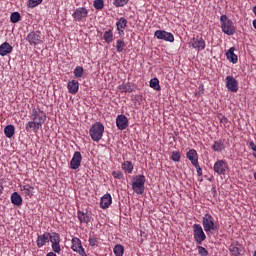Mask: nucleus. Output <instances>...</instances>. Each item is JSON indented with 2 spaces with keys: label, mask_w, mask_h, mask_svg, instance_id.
Returning a JSON list of instances; mask_svg holds the SVG:
<instances>
[{
  "label": "nucleus",
  "mask_w": 256,
  "mask_h": 256,
  "mask_svg": "<svg viewBox=\"0 0 256 256\" xmlns=\"http://www.w3.org/2000/svg\"><path fill=\"white\" fill-rule=\"evenodd\" d=\"M89 15V10L85 7H79L74 10V13L72 14V17L74 21L81 22L85 21Z\"/></svg>",
  "instance_id": "8"
},
{
  "label": "nucleus",
  "mask_w": 256,
  "mask_h": 256,
  "mask_svg": "<svg viewBox=\"0 0 256 256\" xmlns=\"http://www.w3.org/2000/svg\"><path fill=\"white\" fill-rule=\"evenodd\" d=\"M254 179H255V181H256V172L254 173Z\"/></svg>",
  "instance_id": "54"
},
{
  "label": "nucleus",
  "mask_w": 256,
  "mask_h": 256,
  "mask_svg": "<svg viewBox=\"0 0 256 256\" xmlns=\"http://www.w3.org/2000/svg\"><path fill=\"white\" fill-rule=\"evenodd\" d=\"M88 242L90 247H98L99 238H97L96 236H90Z\"/></svg>",
  "instance_id": "38"
},
{
  "label": "nucleus",
  "mask_w": 256,
  "mask_h": 256,
  "mask_svg": "<svg viewBox=\"0 0 256 256\" xmlns=\"http://www.w3.org/2000/svg\"><path fill=\"white\" fill-rule=\"evenodd\" d=\"M150 87L154 89L155 91H161V86L159 85V79L158 78H152L150 80Z\"/></svg>",
  "instance_id": "36"
},
{
  "label": "nucleus",
  "mask_w": 256,
  "mask_h": 256,
  "mask_svg": "<svg viewBox=\"0 0 256 256\" xmlns=\"http://www.w3.org/2000/svg\"><path fill=\"white\" fill-rule=\"evenodd\" d=\"M4 135L8 139H11V137H13V135H15V126L11 125V124L5 126V128H4Z\"/></svg>",
  "instance_id": "29"
},
{
  "label": "nucleus",
  "mask_w": 256,
  "mask_h": 256,
  "mask_svg": "<svg viewBox=\"0 0 256 256\" xmlns=\"http://www.w3.org/2000/svg\"><path fill=\"white\" fill-rule=\"evenodd\" d=\"M77 217H78L80 223H85L86 225L91 223V213L90 212L78 211Z\"/></svg>",
  "instance_id": "24"
},
{
  "label": "nucleus",
  "mask_w": 256,
  "mask_h": 256,
  "mask_svg": "<svg viewBox=\"0 0 256 256\" xmlns=\"http://www.w3.org/2000/svg\"><path fill=\"white\" fill-rule=\"evenodd\" d=\"M46 256H57V254H55V252H49Z\"/></svg>",
  "instance_id": "49"
},
{
  "label": "nucleus",
  "mask_w": 256,
  "mask_h": 256,
  "mask_svg": "<svg viewBox=\"0 0 256 256\" xmlns=\"http://www.w3.org/2000/svg\"><path fill=\"white\" fill-rule=\"evenodd\" d=\"M213 151H216L217 153H221L223 149H225V144H223V140L215 141L212 145Z\"/></svg>",
  "instance_id": "30"
},
{
  "label": "nucleus",
  "mask_w": 256,
  "mask_h": 256,
  "mask_svg": "<svg viewBox=\"0 0 256 256\" xmlns=\"http://www.w3.org/2000/svg\"><path fill=\"white\" fill-rule=\"evenodd\" d=\"M103 39L105 43H113V30H108L104 33Z\"/></svg>",
  "instance_id": "35"
},
{
  "label": "nucleus",
  "mask_w": 256,
  "mask_h": 256,
  "mask_svg": "<svg viewBox=\"0 0 256 256\" xmlns=\"http://www.w3.org/2000/svg\"><path fill=\"white\" fill-rule=\"evenodd\" d=\"M129 3V0H114L113 5L115 7H125Z\"/></svg>",
  "instance_id": "42"
},
{
  "label": "nucleus",
  "mask_w": 256,
  "mask_h": 256,
  "mask_svg": "<svg viewBox=\"0 0 256 256\" xmlns=\"http://www.w3.org/2000/svg\"><path fill=\"white\" fill-rule=\"evenodd\" d=\"M248 145H249L250 149H252V151H256V145H255V142L250 141V142H248Z\"/></svg>",
  "instance_id": "47"
},
{
  "label": "nucleus",
  "mask_w": 256,
  "mask_h": 256,
  "mask_svg": "<svg viewBox=\"0 0 256 256\" xmlns=\"http://www.w3.org/2000/svg\"><path fill=\"white\" fill-rule=\"evenodd\" d=\"M186 157L191 161L192 165L199 163V155L197 154V150L191 149L186 153Z\"/></svg>",
  "instance_id": "25"
},
{
  "label": "nucleus",
  "mask_w": 256,
  "mask_h": 256,
  "mask_svg": "<svg viewBox=\"0 0 256 256\" xmlns=\"http://www.w3.org/2000/svg\"><path fill=\"white\" fill-rule=\"evenodd\" d=\"M79 255L87 256V253H85V250H84V254L83 253H79Z\"/></svg>",
  "instance_id": "53"
},
{
  "label": "nucleus",
  "mask_w": 256,
  "mask_h": 256,
  "mask_svg": "<svg viewBox=\"0 0 256 256\" xmlns=\"http://www.w3.org/2000/svg\"><path fill=\"white\" fill-rule=\"evenodd\" d=\"M154 37H157L162 41H168L169 43H173V41H175V37L171 34V32H167L165 30H157L154 33Z\"/></svg>",
  "instance_id": "12"
},
{
  "label": "nucleus",
  "mask_w": 256,
  "mask_h": 256,
  "mask_svg": "<svg viewBox=\"0 0 256 256\" xmlns=\"http://www.w3.org/2000/svg\"><path fill=\"white\" fill-rule=\"evenodd\" d=\"M121 93H133V87H131L130 83H123L118 87Z\"/></svg>",
  "instance_id": "31"
},
{
  "label": "nucleus",
  "mask_w": 256,
  "mask_h": 256,
  "mask_svg": "<svg viewBox=\"0 0 256 256\" xmlns=\"http://www.w3.org/2000/svg\"><path fill=\"white\" fill-rule=\"evenodd\" d=\"M145 175L139 174L132 178V189L137 195L145 193Z\"/></svg>",
  "instance_id": "2"
},
{
  "label": "nucleus",
  "mask_w": 256,
  "mask_h": 256,
  "mask_svg": "<svg viewBox=\"0 0 256 256\" xmlns=\"http://www.w3.org/2000/svg\"><path fill=\"white\" fill-rule=\"evenodd\" d=\"M105 7V2L103 0H94V8L101 11Z\"/></svg>",
  "instance_id": "41"
},
{
  "label": "nucleus",
  "mask_w": 256,
  "mask_h": 256,
  "mask_svg": "<svg viewBox=\"0 0 256 256\" xmlns=\"http://www.w3.org/2000/svg\"><path fill=\"white\" fill-rule=\"evenodd\" d=\"M11 203L17 207H21V205H23V198L19 195V193L14 192L11 195Z\"/></svg>",
  "instance_id": "27"
},
{
  "label": "nucleus",
  "mask_w": 256,
  "mask_h": 256,
  "mask_svg": "<svg viewBox=\"0 0 256 256\" xmlns=\"http://www.w3.org/2000/svg\"><path fill=\"white\" fill-rule=\"evenodd\" d=\"M83 160V156L81 152L76 151L70 161V168L73 170L79 169L81 167V161Z\"/></svg>",
  "instance_id": "15"
},
{
  "label": "nucleus",
  "mask_w": 256,
  "mask_h": 256,
  "mask_svg": "<svg viewBox=\"0 0 256 256\" xmlns=\"http://www.w3.org/2000/svg\"><path fill=\"white\" fill-rule=\"evenodd\" d=\"M116 27L119 35L121 36L125 35V28L127 27V19H125V17H121L116 22Z\"/></svg>",
  "instance_id": "20"
},
{
  "label": "nucleus",
  "mask_w": 256,
  "mask_h": 256,
  "mask_svg": "<svg viewBox=\"0 0 256 256\" xmlns=\"http://www.w3.org/2000/svg\"><path fill=\"white\" fill-rule=\"evenodd\" d=\"M113 253L115 256H123L125 253V248L121 244H117L114 246Z\"/></svg>",
  "instance_id": "34"
},
{
  "label": "nucleus",
  "mask_w": 256,
  "mask_h": 256,
  "mask_svg": "<svg viewBox=\"0 0 256 256\" xmlns=\"http://www.w3.org/2000/svg\"><path fill=\"white\" fill-rule=\"evenodd\" d=\"M111 203H113V198L111 194H105L100 200V207L101 209H109L111 207Z\"/></svg>",
  "instance_id": "19"
},
{
  "label": "nucleus",
  "mask_w": 256,
  "mask_h": 256,
  "mask_svg": "<svg viewBox=\"0 0 256 256\" xmlns=\"http://www.w3.org/2000/svg\"><path fill=\"white\" fill-rule=\"evenodd\" d=\"M193 167H195L198 177H201V175H203V169H201V166H199V162L193 164Z\"/></svg>",
  "instance_id": "45"
},
{
  "label": "nucleus",
  "mask_w": 256,
  "mask_h": 256,
  "mask_svg": "<svg viewBox=\"0 0 256 256\" xmlns=\"http://www.w3.org/2000/svg\"><path fill=\"white\" fill-rule=\"evenodd\" d=\"M49 241L52 244V251L61 253V235L57 232L49 233Z\"/></svg>",
  "instance_id": "7"
},
{
  "label": "nucleus",
  "mask_w": 256,
  "mask_h": 256,
  "mask_svg": "<svg viewBox=\"0 0 256 256\" xmlns=\"http://www.w3.org/2000/svg\"><path fill=\"white\" fill-rule=\"evenodd\" d=\"M229 169V164L225 160H217L214 164L213 171L217 175H225Z\"/></svg>",
  "instance_id": "9"
},
{
  "label": "nucleus",
  "mask_w": 256,
  "mask_h": 256,
  "mask_svg": "<svg viewBox=\"0 0 256 256\" xmlns=\"http://www.w3.org/2000/svg\"><path fill=\"white\" fill-rule=\"evenodd\" d=\"M103 133H105V126H103V123L101 122H96L89 130V135L92 141H95L96 143H99L103 139Z\"/></svg>",
  "instance_id": "1"
},
{
  "label": "nucleus",
  "mask_w": 256,
  "mask_h": 256,
  "mask_svg": "<svg viewBox=\"0 0 256 256\" xmlns=\"http://www.w3.org/2000/svg\"><path fill=\"white\" fill-rule=\"evenodd\" d=\"M226 57H227L228 61H230V63H233L234 65H235V63H237V61H239V58L235 54V47H231L226 52Z\"/></svg>",
  "instance_id": "26"
},
{
  "label": "nucleus",
  "mask_w": 256,
  "mask_h": 256,
  "mask_svg": "<svg viewBox=\"0 0 256 256\" xmlns=\"http://www.w3.org/2000/svg\"><path fill=\"white\" fill-rule=\"evenodd\" d=\"M220 25L223 33L226 35H235V25L227 15H222L220 17Z\"/></svg>",
  "instance_id": "3"
},
{
  "label": "nucleus",
  "mask_w": 256,
  "mask_h": 256,
  "mask_svg": "<svg viewBox=\"0 0 256 256\" xmlns=\"http://www.w3.org/2000/svg\"><path fill=\"white\" fill-rule=\"evenodd\" d=\"M41 127H43V125H41V122L32 120V121H29L28 123H26L25 129H26L27 133H31L32 131H33V133H38L39 129H41Z\"/></svg>",
  "instance_id": "17"
},
{
  "label": "nucleus",
  "mask_w": 256,
  "mask_h": 256,
  "mask_svg": "<svg viewBox=\"0 0 256 256\" xmlns=\"http://www.w3.org/2000/svg\"><path fill=\"white\" fill-rule=\"evenodd\" d=\"M254 256H256V250H255V252H254Z\"/></svg>",
  "instance_id": "55"
},
{
  "label": "nucleus",
  "mask_w": 256,
  "mask_h": 256,
  "mask_svg": "<svg viewBox=\"0 0 256 256\" xmlns=\"http://www.w3.org/2000/svg\"><path fill=\"white\" fill-rule=\"evenodd\" d=\"M41 3H43V0H29L28 7L30 9H33V7H37V5H41Z\"/></svg>",
  "instance_id": "43"
},
{
  "label": "nucleus",
  "mask_w": 256,
  "mask_h": 256,
  "mask_svg": "<svg viewBox=\"0 0 256 256\" xmlns=\"http://www.w3.org/2000/svg\"><path fill=\"white\" fill-rule=\"evenodd\" d=\"M252 25H253L254 29H256V19L253 20Z\"/></svg>",
  "instance_id": "51"
},
{
  "label": "nucleus",
  "mask_w": 256,
  "mask_h": 256,
  "mask_svg": "<svg viewBox=\"0 0 256 256\" xmlns=\"http://www.w3.org/2000/svg\"><path fill=\"white\" fill-rule=\"evenodd\" d=\"M46 119H47V116L43 111L37 110V109L32 110V115H31L32 121H37V123H41V125H43Z\"/></svg>",
  "instance_id": "14"
},
{
  "label": "nucleus",
  "mask_w": 256,
  "mask_h": 256,
  "mask_svg": "<svg viewBox=\"0 0 256 256\" xmlns=\"http://www.w3.org/2000/svg\"><path fill=\"white\" fill-rule=\"evenodd\" d=\"M226 88L231 93H237L239 91V82H237V79L233 76H227L226 77Z\"/></svg>",
  "instance_id": "11"
},
{
  "label": "nucleus",
  "mask_w": 256,
  "mask_h": 256,
  "mask_svg": "<svg viewBox=\"0 0 256 256\" xmlns=\"http://www.w3.org/2000/svg\"><path fill=\"white\" fill-rule=\"evenodd\" d=\"M122 169L123 171H125V173H133V162L125 161L124 163H122Z\"/></svg>",
  "instance_id": "32"
},
{
  "label": "nucleus",
  "mask_w": 256,
  "mask_h": 256,
  "mask_svg": "<svg viewBox=\"0 0 256 256\" xmlns=\"http://www.w3.org/2000/svg\"><path fill=\"white\" fill-rule=\"evenodd\" d=\"M83 67L81 66H77L75 69H74V76L77 78V79H81V77H83Z\"/></svg>",
  "instance_id": "39"
},
{
  "label": "nucleus",
  "mask_w": 256,
  "mask_h": 256,
  "mask_svg": "<svg viewBox=\"0 0 256 256\" xmlns=\"http://www.w3.org/2000/svg\"><path fill=\"white\" fill-rule=\"evenodd\" d=\"M203 229L206 233H211V231H217L219 228L215 225V220L210 214H205L202 220Z\"/></svg>",
  "instance_id": "4"
},
{
  "label": "nucleus",
  "mask_w": 256,
  "mask_h": 256,
  "mask_svg": "<svg viewBox=\"0 0 256 256\" xmlns=\"http://www.w3.org/2000/svg\"><path fill=\"white\" fill-rule=\"evenodd\" d=\"M127 47V44H125V41L119 39L116 41V50L117 53H123L125 51V48Z\"/></svg>",
  "instance_id": "33"
},
{
  "label": "nucleus",
  "mask_w": 256,
  "mask_h": 256,
  "mask_svg": "<svg viewBox=\"0 0 256 256\" xmlns=\"http://www.w3.org/2000/svg\"><path fill=\"white\" fill-rule=\"evenodd\" d=\"M197 250L200 256H209V251L207 250V248L201 246V244L197 246Z\"/></svg>",
  "instance_id": "40"
},
{
  "label": "nucleus",
  "mask_w": 256,
  "mask_h": 256,
  "mask_svg": "<svg viewBox=\"0 0 256 256\" xmlns=\"http://www.w3.org/2000/svg\"><path fill=\"white\" fill-rule=\"evenodd\" d=\"M116 127L120 131H125L129 127V119H127V116L121 114L118 115L116 118Z\"/></svg>",
  "instance_id": "13"
},
{
  "label": "nucleus",
  "mask_w": 256,
  "mask_h": 256,
  "mask_svg": "<svg viewBox=\"0 0 256 256\" xmlns=\"http://www.w3.org/2000/svg\"><path fill=\"white\" fill-rule=\"evenodd\" d=\"M67 89L69 93H71L72 95H77V93L79 92V81L77 80L69 81L67 84Z\"/></svg>",
  "instance_id": "23"
},
{
  "label": "nucleus",
  "mask_w": 256,
  "mask_h": 256,
  "mask_svg": "<svg viewBox=\"0 0 256 256\" xmlns=\"http://www.w3.org/2000/svg\"><path fill=\"white\" fill-rule=\"evenodd\" d=\"M194 240L196 241L197 245H202L203 241L207 239L205 232L203 231V227L201 224H194L192 226Z\"/></svg>",
  "instance_id": "5"
},
{
  "label": "nucleus",
  "mask_w": 256,
  "mask_h": 256,
  "mask_svg": "<svg viewBox=\"0 0 256 256\" xmlns=\"http://www.w3.org/2000/svg\"><path fill=\"white\" fill-rule=\"evenodd\" d=\"M252 11H253L254 15L256 16V6L253 7Z\"/></svg>",
  "instance_id": "52"
},
{
  "label": "nucleus",
  "mask_w": 256,
  "mask_h": 256,
  "mask_svg": "<svg viewBox=\"0 0 256 256\" xmlns=\"http://www.w3.org/2000/svg\"><path fill=\"white\" fill-rule=\"evenodd\" d=\"M72 251H75L76 253H83L85 249L83 248V245L81 244V239L74 237L72 238V246H71Z\"/></svg>",
  "instance_id": "18"
},
{
  "label": "nucleus",
  "mask_w": 256,
  "mask_h": 256,
  "mask_svg": "<svg viewBox=\"0 0 256 256\" xmlns=\"http://www.w3.org/2000/svg\"><path fill=\"white\" fill-rule=\"evenodd\" d=\"M26 41H28L29 45L32 47H37V45H41L43 43V36H41V31H32L27 37Z\"/></svg>",
  "instance_id": "6"
},
{
  "label": "nucleus",
  "mask_w": 256,
  "mask_h": 256,
  "mask_svg": "<svg viewBox=\"0 0 256 256\" xmlns=\"http://www.w3.org/2000/svg\"><path fill=\"white\" fill-rule=\"evenodd\" d=\"M112 175H113L114 179H121L123 177V173L119 172V171L112 172Z\"/></svg>",
  "instance_id": "46"
},
{
  "label": "nucleus",
  "mask_w": 256,
  "mask_h": 256,
  "mask_svg": "<svg viewBox=\"0 0 256 256\" xmlns=\"http://www.w3.org/2000/svg\"><path fill=\"white\" fill-rule=\"evenodd\" d=\"M172 161L179 162L181 161V152L173 151L171 156Z\"/></svg>",
  "instance_id": "44"
},
{
  "label": "nucleus",
  "mask_w": 256,
  "mask_h": 256,
  "mask_svg": "<svg viewBox=\"0 0 256 256\" xmlns=\"http://www.w3.org/2000/svg\"><path fill=\"white\" fill-rule=\"evenodd\" d=\"M10 53H13V46L9 44V42H4L0 45V55L1 57H5L6 55H9Z\"/></svg>",
  "instance_id": "21"
},
{
  "label": "nucleus",
  "mask_w": 256,
  "mask_h": 256,
  "mask_svg": "<svg viewBox=\"0 0 256 256\" xmlns=\"http://www.w3.org/2000/svg\"><path fill=\"white\" fill-rule=\"evenodd\" d=\"M228 249H229L230 255L232 256L243 255V245L239 244V242L231 243Z\"/></svg>",
  "instance_id": "16"
},
{
  "label": "nucleus",
  "mask_w": 256,
  "mask_h": 256,
  "mask_svg": "<svg viewBox=\"0 0 256 256\" xmlns=\"http://www.w3.org/2000/svg\"><path fill=\"white\" fill-rule=\"evenodd\" d=\"M227 122H228L227 117L222 116V117L220 118V123H227Z\"/></svg>",
  "instance_id": "48"
},
{
  "label": "nucleus",
  "mask_w": 256,
  "mask_h": 256,
  "mask_svg": "<svg viewBox=\"0 0 256 256\" xmlns=\"http://www.w3.org/2000/svg\"><path fill=\"white\" fill-rule=\"evenodd\" d=\"M11 23H19L21 21V14L19 12H13L10 15Z\"/></svg>",
  "instance_id": "37"
},
{
  "label": "nucleus",
  "mask_w": 256,
  "mask_h": 256,
  "mask_svg": "<svg viewBox=\"0 0 256 256\" xmlns=\"http://www.w3.org/2000/svg\"><path fill=\"white\" fill-rule=\"evenodd\" d=\"M189 46L197 51H203L206 47L205 40L201 36H196L192 38L189 42Z\"/></svg>",
  "instance_id": "10"
},
{
  "label": "nucleus",
  "mask_w": 256,
  "mask_h": 256,
  "mask_svg": "<svg viewBox=\"0 0 256 256\" xmlns=\"http://www.w3.org/2000/svg\"><path fill=\"white\" fill-rule=\"evenodd\" d=\"M0 195H3V186L0 184Z\"/></svg>",
  "instance_id": "50"
},
{
  "label": "nucleus",
  "mask_w": 256,
  "mask_h": 256,
  "mask_svg": "<svg viewBox=\"0 0 256 256\" xmlns=\"http://www.w3.org/2000/svg\"><path fill=\"white\" fill-rule=\"evenodd\" d=\"M36 243L39 249H41V247H45V245L49 243V232H46L42 235H38Z\"/></svg>",
  "instance_id": "22"
},
{
  "label": "nucleus",
  "mask_w": 256,
  "mask_h": 256,
  "mask_svg": "<svg viewBox=\"0 0 256 256\" xmlns=\"http://www.w3.org/2000/svg\"><path fill=\"white\" fill-rule=\"evenodd\" d=\"M21 191L25 197H33V191L35 188L29 184L21 186Z\"/></svg>",
  "instance_id": "28"
}]
</instances>
